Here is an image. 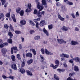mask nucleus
<instances>
[{"instance_id": "obj_49", "label": "nucleus", "mask_w": 80, "mask_h": 80, "mask_svg": "<svg viewBox=\"0 0 80 80\" xmlns=\"http://www.w3.org/2000/svg\"><path fill=\"white\" fill-rule=\"evenodd\" d=\"M3 45H4V46H8V43L7 42L3 43Z\"/></svg>"}, {"instance_id": "obj_9", "label": "nucleus", "mask_w": 80, "mask_h": 80, "mask_svg": "<svg viewBox=\"0 0 80 80\" xmlns=\"http://www.w3.org/2000/svg\"><path fill=\"white\" fill-rule=\"evenodd\" d=\"M45 25V21L42 20L40 22V25L41 27H43Z\"/></svg>"}, {"instance_id": "obj_4", "label": "nucleus", "mask_w": 80, "mask_h": 80, "mask_svg": "<svg viewBox=\"0 0 80 80\" xmlns=\"http://www.w3.org/2000/svg\"><path fill=\"white\" fill-rule=\"evenodd\" d=\"M6 52H7V50L6 49L4 48L2 49V52L3 56H4V57H7V55H6V54L5 53Z\"/></svg>"}, {"instance_id": "obj_30", "label": "nucleus", "mask_w": 80, "mask_h": 80, "mask_svg": "<svg viewBox=\"0 0 80 80\" xmlns=\"http://www.w3.org/2000/svg\"><path fill=\"white\" fill-rule=\"evenodd\" d=\"M11 58L12 61H15V56L14 55H12Z\"/></svg>"}, {"instance_id": "obj_44", "label": "nucleus", "mask_w": 80, "mask_h": 80, "mask_svg": "<svg viewBox=\"0 0 80 80\" xmlns=\"http://www.w3.org/2000/svg\"><path fill=\"white\" fill-rule=\"evenodd\" d=\"M66 80H73V78H72L71 77H69Z\"/></svg>"}, {"instance_id": "obj_20", "label": "nucleus", "mask_w": 80, "mask_h": 80, "mask_svg": "<svg viewBox=\"0 0 80 80\" xmlns=\"http://www.w3.org/2000/svg\"><path fill=\"white\" fill-rule=\"evenodd\" d=\"M30 52H33V53L34 55H36V51H35V50L34 49H32L30 50H29Z\"/></svg>"}, {"instance_id": "obj_38", "label": "nucleus", "mask_w": 80, "mask_h": 80, "mask_svg": "<svg viewBox=\"0 0 80 80\" xmlns=\"http://www.w3.org/2000/svg\"><path fill=\"white\" fill-rule=\"evenodd\" d=\"M37 14L38 16V17H40V18L42 17V14L40 13V12H38Z\"/></svg>"}, {"instance_id": "obj_2", "label": "nucleus", "mask_w": 80, "mask_h": 80, "mask_svg": "<svg viewBox=\"0 0 80 80\" xmlns=\"http://www.w3.org/2000/svg\"><path fill=\"white\" fill-rule=\"evenodd\" d=\"M11 53L12 54H13V50H16L14 51V53H17V52L18 51V49H17V47L15 46V47H13L11 48Z\"/></svg>"}, {"instance_id": "obj_59", "label": "nucleus", "mask_w": 80, "mask_h": 80, "mask_svg": "<svg viewBox=\"0 0 80 80\" xmlns=\"http://www.w3.org/2000/svg\"><path fill=\"white\" fill-rule=\"evenodd\" d=\"M63 65L65 67H67V65L65 62L63 63Z\"/></svg>"}, {"instance_id": "obj_41", "label": "nucleus", "mask_w": 80, "mask_h": 80, "mask_svg": "<svg viewBox=\"0 0 80 80\" xmlns=\"http://www.w3.org/2000/svg\"><path fill=\"white\" fill-rule=\"evenodd\" d=\"M75 75V73H69V75L70 77H72V76H73V75Z\"/></svg>"}, {"instance_id": "obj_10", "label": "nucleus", "mask_w": 80, "mask_h": 80, "mask_svg": "<svg viewBox=\"0 0 80 80\" xmlns=\"http://www.w3.org/2000/svg\"><path fill=\"white\" fill-rule=\"evenodd\" d=\"M20 23L21 25H24L27 23V21L24 19L21 20L20 22Z\"/></svg>"}, {"instance_id": "obj_26", "label": "nucleus", "mask_w": 80, "mask_h": 80, "mask_svg": "<svg viewBox=\"0 0 80 80\" xmlns=\"http://www.w3.org/2000/svg\"><path fill=\"white\" fill-rule=\"evenodd\" d=\"M54 77L56 80H60V78H58V77L56 74H54Z\"/></svg>"}, {"instance_id": "obj_22", "label": "nucleus", "mask_w": 80, "mask_h": 80, "mask_svg": "<svg viewBox=\"0 0 80 80\" xmlns=\"http://www.w3.org/2000/svg\"><path fill=\"white\" fill-rule=\"evenodd\" d=\"M3 17H4L3 14L2 13H0V20L2 18V21H3Z\"/></svg>"}, {"instance_id": "obj_57", "label": "nucleus", "mask_w": 80, "mask_h": 80, "mask_svg": "<svg viewBox=\"0 0 80 80\" xmlns=\"http://www.w3.org/2000/svg\"><path fill=\"white\" fill-rule=\"evenodd\" d=\"M26 12H27V13H28V12H30V9H27L26 10Z\"/></svg>"}, {"instance_id": "obj_40", "label": "nucleus", "mask_w": 80, "mask_h": 80, "mask_svg": "<svg viewBox=\"0 0 80 80\" xmlns=\"http://www.w3.org/2000/svg\"><path fill=\"white\" fill-rule=\"evenodd\" d=\"M42 5H45V4H46V1L45 0H42Z\"/></svg>"}, {"instance_id": "obj_27", "label": "nucleus", "mask_w": 80, "mask_h": 80, "mask_svg": "<svg viewBox=\"0 0 80 80\" xmlns=\"http://www.w3.org/2000/svg\"><path fill=\"white\" fill-rule=\"evenodd\" d=\"M27 74L28 75L32 76V72L29 71L27 70Z\"/></svg>"}, {"instance_id": "obj_11", "label": "nucleus", "mask_w": 80, "mask_h": 80, "mask_svg": "<svg viewBox=\"0 0 80 80\" xmlns=\"http://www.w3.org/2000/svg\"><path fill=\"white\" fill-rule=\"evenodd\" d=\"M58 18L61 20V21H64L65 20V18H62L60 15V14H58Z\"/></svg>"}, {"instance_id": "obj_58", "label": "nucleus", "mask_w": 80, "mask_h": 80, "mask_svg": "<svg viewBox=\"0 0 80 80\" xmlns=\"http://www.w3.org/2000/svg\"><path fill=\"white\" fill-rule=\"evenodd\" d=\"M58 67V66L57 65H56L55 66H53V69H55L57 68Z\"/></svg>"}, {"instance_id": "obj_46", "label": "nucleus", "mask_w": 80, "mask_h": 80, "mask_svg": "<svg viewBox=\"0 0 80 80\" xmlns=\"http://www.w3.org/2000/svg\"><path fill=\"white\" fill-rule=\"evenodd\" d=\"M15 33L17 34H19L20 33H21V32L18 31H16L15 32Z\"/></svg>"}, {"instance_id": "obj_37", "label": "nucleus", "mask_w": 80, "mask_h": 80, "mask_svg": "<svg viewBox=\"0 0 80 80\" xmlns=\"http://www.w3.org/2000/svg\"><path fill=\"white\" fill-rule=\"evenodd\" d=\"M28 8H29V9H31V8H32V5H31V4L30 3L28 4Z\"/></svg>"}, {"instance_id": "obj_7", "label": "nucleus", "mask_w": 80, "mask_h": 80, "mask_svg": "<svg viewBox=\"0 0 80 80\" xmlns=\"http://www.w3.org/2000/svg\"><path fill=\"white\" fill-rule=\"evenodd\" d=\"M44 52L46 55H53V54L52 53L50 52V51H48L47 49H45Z\"/></svg>"}, {"instance_id": "obj_56", "label": "nucleus", "mask_w": 80, "mask_h": 80, "mask_svg": "<svg viewBox=\"0 0 80 80\" xmlns=\"http://www.w3.org/2000/svg\"><path fill=\"white\" fill-rule=\"evenodd\" d=\"M34 32H35V31L34 30L30 31V34H32V33H34Z\"/></svg>"}, {"instance_id": "obj_15", "label": "nucleus", "mask_w": 80, "mask_h": 80, "mask_svg": "<svg viewBox=\"0 0 80 80\" xmlns=\"http://www.w3.org/2000/svg\"><path fill=\"white\" fill-rule=\"evenodd\" d=\"M19 70L20 71V72L23 74V73H25V69L23 68H21L20 70V68H19Z\"/></svg>"}, {"instance_id": "obj_23", "label": "nucleus", "mask_w": 80, "mask_h": 80, "mask_svg": "<svg viewBox=\"0 0 80 80\" xmlns=\"http://www.w3.org/2000/svg\"><path fill=\"white\" fill-rule=\"evenodd\" d=\"M29 22L31 25H32V26H35V23L33 21H32L30 20L29 21Z\"/></svg>"}, {"instance_id": "obj_55", "label": "nucleus", "mask_w": 80, "mask_h": 80, "mask_svg": "<svg viewBox=\"0 0 80 80\" xmlns=\"http://www.w3.org/2000/svg\"><path fill=\"white\" fill-rule=\"evenodd\" d=\"M75 31H77V32H78V31H79V29H78V28L77 27L75 28Z\"/></svg>"}, {"instance_id": "obj_52", "label": "nucleus", "mask_w": 80, "mask_h": 80, "mask_svg": "<svg viewBox=\"0 0 80 80\" xmlns=\"http://www.w3.org/2000/svg\"><path fill=\"white\" fill-rule=\"evenodd\" d=\"M56 4L57 6H58V7H59L61 5V4L59 2H57Z\"/></svg>"}, {"instance_id": "obj_29", "label": "nucleus", "mask_w": 80, "mask_h": 80, "mask_svg": "<svg viewBox=\"0 0 80 80\" xmlns=\"http://www.w3.org/2000/svg\"><path fill=\"white\" fill-rule=\"evenodd\" d=\"M48 28L49 30H52L53 28V26L52 24H50L48 26Z\"/></svg>"}, {"instance_id": "obj_64", "label": "nucleus", "mask_w": 80, "mask_h": 80, "mask_svg": "<svg viewBox=\"0 0 80 80\" xmlns=\"http://www.w3.org/2000/svg\"><path fill=\"white\" fill-rule=\"evenodd\" d=\"M13 21L14 22H17V20H16V18H13L12 19Z\"/></svg>"}, {"instance_id": "obj_25", "label": "nucleus", "mask_w": 80, "mask_h": 80, "mask_svg": "<svg viewBox=\"0 0 80 80\" xmlns=\"http://www.w3.org/2000/svg\"><path fill=\"white\" fill-rule=\"evenodd\" d=\"M7 41L8 43H9L12 44L13 42V41H12V39H8L7 40Z\"/></svg>"}, {"instance_id": "obj_5", "label": "nucleus", "mask_w": 80, "mask_h": 80, "mask_svg": "<svg viewBox=\"0 0 80 80\" xmlns=\"http://www.w3.org/2000/svg\"><path fill=\"white\" fill-rule=\"evenodd\" d=\"M57 41L58 42V43H59L60 44H62V43H67L66 41L63 40L62 39H58Z\"/></svg>"}, {"instance_id": "obj_39", "label": "nucleus", "mask_w": 80, "mask_h": 80, "mask_svg": "<svg viewBox=\"0 0 80 80\" xmlns=\"http://www.w3.org/2000/svg\"><path fill=\"white\" fill-rule=\"evenodd\" d=\"M40 51L42 54H45V52H44V49L43 48H42V49H41Z\"/></svg>"}, {"instance_id": "obj_42", "label": "nucleus", "mask_w": 80, "mask_h": 80, "mask_svg": "<svg viewBox=\"0 0 80 80\" xmlns=\"http://www.w3.org/2000/svg\"><path fill=\"white\" fill-rule=\"evenodd\" d=\"M6 17L9 18L10 17V13H8L6 14Z\"/></svg>"}, {"instance_id": "obj_47", "label": "nucleus", "mask_w": 80, "mask_h": 80, "mask_svg": "<svg viewBox=\"0 0 80 80\" xmlns=\"http://www.w3.org/2000/svg\"><path fill=\"white\" fill-rule=\"evenodd\" d=\"M4 28H8V27H9V26L7 24H5L4 25Z\"/></svg>"}, {"instance_id": "obj_54", "label": "nucleus", "mask_w": 80, "mask_h": 80, "mask_svg": "<svg viewBox=\"0 0 80 80\" xmlns=\"http://www.w3.org/2000/svg\"><path fill=\"white\" fill-rule=\"evenodd\" d=\"M64 57H66V58H69V55H68V54H65Z\"/></svg>"}, {"instance_id": "obj_35", "label": "nucleus", "mask_w": 80, "mask_h": 80, "mask_svg": "<svg viewBox=\"0 0 80 80\" xmlns=\"http://www.w3.org/2000/svg\"><path fill=\"white\" fill-rule=\"evenodd\" d=\"M2 5H3L6 2V0H1Z\"/></svg>"}, {"instance_id": "obj_12", "label": "nucleus", "mask_w": 80, "mask_h": 80, "mask_svg": "<svg viewBox=\"0 0 80 80\" xmlns=\"http://www.w3.org/2000/svg\"><path fill=\"white\" fill-rule=\"evenodd\" d=\"M26 57H29V58H32V54L31 52H28L27 53L26 55Z\"/></svg>"}, {"instance_id": "obj_33", "label": "nucleus", "mask_w": 80, "mask_h": 80, "mask_svg": "<svg viewBox=\"0 0 80 80\" xmlns=\"http://www.w3.org/2000/svg\"><path fill=\"white\" fill-rule=\"evenodd\" d=\"M17 57L19 60H21V58L20 57V54H17Z\"/></svg>"}, {"instance_id": "obj_6", "label": "nucleus", "mask_w": 80, "mask_h": 80, "mask_svg": "<svg viewBox=\"0 0 80 80\" xmlns=\"http://www.w3.org/2000/svg\"><path fill=\"white\" fill-rule=\"evenodd\" d=\"M11 67L13 69V70H17V65H16V64H12Z\"/></svg>"}, {"instance_id": "obj_31", "label": "nucleus", "mask_w": 80, "mask_h": 80, "mask_svg": "<svg viewBox=\"0 0 80 80\" xmlns=\"http://www.w3.org/2000/svg\"><path fill=\"white\" fill-rule=\"evenodd\" d=\"M61 8L63 11L64 12H66V9H65V7L63 6H61Z\"/></svg>"}, {"instance_id": "obj_36", "label": "nucleus", "mask_w": 80, "mask_h": 80, "mask_svg": "<svg viewBox=\"0 0 80 80\" xmlns=\"http://www.w3.org/2000/svg\"><path fill=\"white\" fill-rule=\"evenodd\" d=\"M55 64L56 65H59L60 64V62H59V61L58 60H56L55 61Z\"/></svg>"}, {"instance_id": "obj_13", "label": "nucleus", "mask_w": 80, "mask_h": 80, "mask_svg": "<svg viewBox=\"0 0 80 80\" xmlns=\"http://www.w3.org/2000/svg\"><path fill=\"white\" fill-rule=\"evenodd\" d=\"M73 60H74L76 62H80V58L78 57L75 58H73Z\"/></svg>"}, {"instance_id": "obj_61", "label": "nucleus", "mask_w": 80, "mask_h": 80, "mask_svg": "<svg viewBox=\"0 0 80 80\" xmlns=\"http://www.w3.org/2000/svg\"><path fill=\"white\" fill-rule=\"evenodd\" d=\"M11 16H12V19H13V18H15V15H14V14H12L11 15Z\"/></svg>"}, {"instance_id": "obj_21", "label": "nucleus", "mask_w": 80, "mask_h": 80, "mask_svg": "<svg viewBox=\"0 0 80 80\" xmlns=\"http://www.w3.org/2000/svg\"><path fill=\"white\" fill-rule=\"evenodd\" d=\"M21 10V8H18L16 9V12L17 13H19L20 11Z\"/></svg>"}, {"instance_id": "obj_8", "label": "nucleus", "mask_w": 80, "mask_h": 80, "mask_svg": "<svg viewBox=\"0 0 80 80\" xmlns=\"http://www.w3.org/2000/svg\"><path fill=\"white\" fill-rule=\"evenodd\" d=\"M71 45H78V42L77 41H72L71 42Z\"/></svg>"}, {"instance_id": "obj_43", "label": "nucleus", "mask_w": 80, "mask_h": 80, "mask_svg": "<svg viewBox=\"0 0 80 80\" xmlns=\"http://www.w3.org/2000/svg\"><path fill=\"white\" fill-rule=\"evenodd\" d=\"M71 15L72 16V18H75V16L73 13L72 12L71 14Z\"/></svg>"}, {"instance_id": "obj_51", "label": "nucleus", "mask_w": 80, "mask_h": 80, "mask_svg": "<svg viewBox=\"0 0 80 80\" xmlns=\"http://www.w3.org/2000/svg\"><path fill=\"white\" fill-rule=\"evenodd\" d=\"M24 66H25V62H24V61H23L22 64V67H23Z\"/></svg>"}, {"instance_id": "obj_34", "label": "nucleus", "mask_w": 80, "mask_h": 80, "mask_svg": "<svg viewBox=\"0 0 80 80\" xmlns=\"http://www.w3.org/2000/svg\"><path fill=\"white\" fill-rule=\"evenodd\" d=\"M66 3L67 4L69 5H73V2H70L68 1H67Z\"/></svg>"}, {"instance_id": "obj_45", "label": "nucleus", "mask_w": 80, "mask_h": 80, "mask_svg": "<svg viewBox=\"0 0 80 80\" xmlns=\"http://www.w3.org/2000/svg\"><path fill=\"white\" fill-rule=\"evenodd\" d=\"M65 55L64 53H62L61 54H60V57H65Z\"/></svg>"}, {"instance_id": "obj_50", "label": "nucleus", "mask_w": 80, "mask_h": 80, "mask_svg": "<svg viewBox=\"0 0 80 80\" xmlns=\"http://www.w3.org/2000/svg\"><path fill=\"white\" fill-rule=\"evenodd\" d=\"M39 25V24H38V22H37L36 24V28H38V27H38V25Z\"/></svg>"}, {"instance_id": "obj_63", "label": "nucleus", "mask_w": 80, "mask_h": 80, "mask_svg": "<svg viewBox=\"0 0 80 80\" xmlns=\"http://www.w3.org/2000/svg\"><path fill=\"white\" fill-rule=\"evenodd\" d=\"M2 77H3V78L4 79L7 78V77H6V76L4 75H2Z\"/></svg>"}, {"instance_id": "obj_32", "label": "nucleus", "mask_w": 80, "mask_h": 80, "mask_svg": "<svg viewBox=\"0 0 80 80\" xmlns=\"http://www.w3.org/2000/svg\"><path fill=\"white\" fill-rule=\"evenodd\" d=\"M9 27L11 31H12V32H13L14 31V29H13V27H12V26L10 24Z\"/></svg>"}, {"instance_id": "obj_19", "label": "nucleus", "mask_w": 80, "mask_h": 80, "mask_svg": "<svg viewBox=\"0 0 80 80\" xmlns=\"http://www.w3.org/2000/svg\"><path fill=\"white\" fill-rule=\"evenodd\" d=\"M8 35L10 37V38H12V37H13V34L11 32L9 31V32L8 33Z\"/></svg>"}, {"instance_id": "obj_18", "label": "nucleus", "mask_w": 80, "mask_h": 80, "mask_svg": "<svg viewBox=\"0 0 80 80\" xmlns=\"http://www.w3.org/2000/svg\"><path fill=\"white\" fill-rule=\"evenodd\" d=\"M61 30L64 31H67V30H68V28H67L65 26H63L61 28Z\"/></svg>"}, {"instance_id": "obj_14", "label": "nucleus", "mask_w": 80, "mask_h": 80, "mask_svg": "<svg viewBox=\"0 0 80 80\" xmlns=\"http://www.w3.org/2000/svg\"><path fill=\"white\" fill-rule=\"evenodd\" d=\"M33 62V60L32 59H31L28 60L27 61V63L28 65H30L31 63H32Z\"/></svg>"}, {"instance_id": "obj_16", "label": "nucleus", "mask_w": 80, "mask_h": 80, "mask_svg": "<svg viewBox=\"0 0 80 80\" xmlns=\"http://www.w3.org/2000/svg\"><path fill=\"white\" fill-rule=\"evenodd\" d=\"M43 32H44V33H45L46 35L47 36H48V35H49V34L48 33V32L47 30H46L45 29V28H44L43 29Z\"/></svg>"}, {"instance_id": "obj_28", "label": "nucleus", "mask_w": 80, "mask_h": 80, "mask_svg": "<svg viewBox=\"0 0 80 80\" xmlns=\"http://www.w3.org/2000/svg\"><path fill=\"white\" fill-rule=\"evenodd\" d=\"M40 38V36H37L34 38V39L35 40H39Z\"/></svg>"}, {"instance_id": "obj_3", "label": "nucleus", "mask_w": 80, "mask_h": 80, "mask_svg": "<svg viewBox=\"0 0 80 80\" xmlns=\"http://www.w3.org/2000/svg\"><path fill=\"white\" fill-rule=\"evenodd\" d=\"M40 2H38V4H37V8L38 9H39V12H40L43 9V5H41V6L40 5Z\"/></svg>"}, {"instance_id": "obj_17", "label": "nucleus", "mask_w": 80, "mask_h": 80, "mask_svg": "<svg viewBox=\"0 0 80 80\" xmlns=\"http://www.w3.org/2000/svg\"><path fill=\"white\" fill-rule=\"evenodd\" d=\"M74 70L75 72H79L80 69L78 68V67L77 66H75L74 67Z\"/></svg>"}, {"instance_id": "obj_1", "label": "nucleus", "mask_w": 80, "mask_h": 80, "mask_svg": "<svg viewBox=\"0 0 80 80\" xmlns=\"http://www.w3.org/2000/svg\"><path fill=\"white\" fill-rule=\"evenodd\" d=\"M40 57L41 59V62L43 64H44V65L47 64V60L45 59V58H44V57L42 56L41 55H40Z\"/></svg>"}, {"instance_id": "obj_48", "label": "nucleus", "mask_w": 80, "mask_h": 80, "mask_svg": "<svg viewBox=\"0 0 80 80\" xmlns=\"http://www.w3.org/2000/svg\"><path fill=\"white\" fill-rule=\"evenodd\" d=\"M4 47V45L3 44H0V48H2Z\"/></svg>"}, {"instance_id": "obj_60", "label": "nucleus", "mask_w": 80, "mask_h": 80, "mask_svg": "<svg viewBox=\"0 0 80 80\" xmlns=\"http://www.w3.org/2000/svg\"><path fill=\"white\" fill-rule=\"evenodd\" d=\"M37 9H35L34 12V14H37Z\"/></svg>"}, {"instance_id": "obj_24", "label": "nucleus", "mask_w": 80, "mask_h": 80, "mask_svg": "<svg viewBox=\"0 0 80 80\" xmlns=\"http://www.w3.org/2000/svg\"><path fill=\"white\" fill-rule=\"evenodd\" d=\"M19 13L21 16H23V14H24V11L23 10H21Z\"/></svg>"}, {"instance_id": "obj_62", "label": "nucleus", "mask_w": 80, "mask_h": 80, "mask_svg": "<svg viewBox=\"0 0 80 80\" xmlns=\"http://www.w3.org/2000/svg\"><path fill=\"white\" fill-rule=\"evenodd\" d=\"M73 60L72 59L70 60H69V63H73Z\"/></svg>"}, {"instance_id": "obj_53", "label": "nucleus", "mask_w": 80, "mask_h": 80, "mask_svg": "<svg viewBox=\"0 0 80 80\" xmlns=\"http://www.w3.org/2000/svg\"><path fill=\"white\" fill-rule=\"evenodd\" d=\"M75 15L76 17H78V16H79V13H78V12H77L76 13Z\"/></svg>"}]
</instances>
